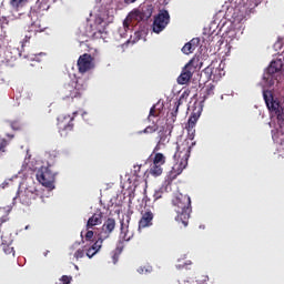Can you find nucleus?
<instances>
[{"mask_svg":"<svg viewBox=\"0 0 284 284\" xmlns=\"http://www.w3.org/2000/svg\"><path fill=\"white\" fill-rule=\"evenodd\" d=\"M192 152V145L190 140H180L176 142V151L173 155L175 164L171 170L172 179H176L179 174H183V170L187 168V161H190V154Z\"/></svg>","mask_w":284,"mask_h":284,"instance_id":"f257e3e1","label":"nucleus"},{"mask_svg":"<svg viewBox=\"0 0 284 284\" xmlns=\"http://www.w3.org/2000/svg\"><path fill=\"white\" fill-rule=\"evenodd\" d=\"M171 203L176 213L175 221L187 227L192 214V199L183 193H175Z\"/></svg>","mask_w":284,"mask_h":284,"instance_id":"f03ea898","label":"nucleus"},{"mask_svg":"<svg viewBox=\"0 0 284 284\" xmlns=\"http://www.w3.org/2000/svg\"><path fill=\"white\" fill-rule=\"evenodd\" d=\"M263 99L272 116H276L280 126L284 125V103L270 90L263 91Z\"/></svg>","mask_w":284,"mask_h":284,"instance_id":"7ed1b4c3","label":"nucleus"},{"mask_svg":"<svg viewBox=\"0 0 284 284\" xmlns=\"http://www.w3.org/2000/svg\"><path fill=\"white\" fill-rule=\"evenodd\" d=\"M284 70V58L273 60L263 74V79L268 88L278 81V74Z\"/></svg>","mask_w":284,"mask_h":284,"instance_id":"20e7f679","label":"nucleus"},{"mask_svg":"<svg viewBox=\"0 0 284 284\" xmlns=\"http://www.w3.org/2000/svg\"><path fill=\"white\" fill-rule=\"evenodd\" d=\"M78 112H73V116L71 115H60L58 118V132L60 136L63 139H68L74 132V116H77Z\"/></svg>","mask_w":284,"mask_h":284,"instance_id":"39448f33","label":"nucleus"},{"mask_svg":"<svg viewBox=\"0 0 284 284\" xmlns=\"http://www.w3.org/2000/svg\"><path fill=\"white\" fill-rule=\"evenodd\" d=\"M197 63L199 61L193 58L184 65L181 74L178 77L179 85H187V83H190L192 77H194V73L196 72V65H199Z\"/></svg>","mask_w":284,"mask_h":284,"instance_id":"423d86ee","label":"nucleus"},{"mask_svg":"<svg viewBox=\"0 0 284 284\" xmlns=\"http://www.w3.org/2000/svg\"><path fill=\"white\" fill-rule=\"evenodd\" d=\"M36 179L43 187L54 190V173L50 170V166H41L36 174Z\"/></svg>","mask_w":284,"mask_h":284,"instance_id":"0eeeda50","label":"nucleus"},{"mask_svg":"<svg viewBox=\"0 0 284 284\" xmlns=\"http://www.w3.org/2000/svg\"><path fill=\"white\" fill-rule=\"evenodd\" d=\"M37 199H41L38 191H32L30 189L18 190L16 196L13 197V203L19 201L22 205H32Z\"/></svg>","mask_w":284,"mask_h":284,"instance_id":"6e6552de","label":"nucleus"},{"mask_svg":"<svg viewBox=\"0 0 284 284\" xmlns=\"http://www.w3.org/2000/svg\"><path fill=\"white\" fill-rule=\"evenodd\" d=\"M77 65H78V72H80V74H85V72H90V70H94L97 64L94 62V57H92L89 53H83L82 55L79 57Z\"/></svg>","mask_w":284,"mask_h":284,"instance_id":"1a4fd4ad","label":"nucleus"},{"mask_svg":"<svg viewBox=\"0 0 284 284\" xmlns=\"http://www.w3.org/2000/svg\"><path fill=\"white\" fill-rule=\"evenodd\" d=\"M152 17V9L150 7H143L140 10L132 11L126 20H124L123 26L128 27V21H148Z\"/></svg>","mask_w":284,"mask_h":284,"instance_id":"9d476101","label":"nucleus"},{"mask_svg":"<svg viewBox=\"0 0 284 284\" xmlns=\"http://www.w3.org/2000/svg\"><path fill=\"white\" fill-rule=\"evenodd\" d=\"M168 23H170V12L168 10L161 11L153 21V32L156 34L163 32L165 28H168Z\"/></svg>","mask_w":284,"mask_h":284,"instance_id":"9b49d317","label":"nucleus"},{"mask_svg":"<svg viewBox=\"0 0 284 284\" xmlns=\"http://www.w3.org/2000/svg\"><path fill=\"white\" fill-rule=\"evenodd\" d=\"M140 214L141 219L138 226L139 232H141V230H145V227H152V225H154V213L152 210L144 206V209L140 211Z\"/></svg>","mask_w":284,"mask_h":284,"instance_id":"f8f14e48","label":"nucleus"},{"mask_svg":"<svg viewBox=\"0 0 284 284\" xmlns=\"http://www.w3.org/2000/svg\"><path fill=\"white\" fill-rule=\"evenodd\" d=\"M163 165H165V155H163V153H155L150 174H152V176H161L163 174Z\"/></svg>","mask_w":284,"mask_h":284,"instance_id":"ddd939ff","label":"nucleus"},{"mask_svg":"<svg viewBox=\"0 0 284 284\" xmlns=\"http://www.w3.org/2000/svg\"><path fill=\"white\" fill-rule=\"evenodd\" d=\"M45 28L41 27V21L40 20H36L34 22H32L29 27L28 30L24 34V39L22 41V48L23 45H26V43L30 42V39H32V37H37V34H39V32H44Z\"/></svg>","mask_w":284,"mask_h":284,"instance_id":"4468645a","label":"nucleus"},{"mask_svg":"<svg viewBox=\"0 0 284 284\" xmlns=\"http://www.w3.org/2000/svg\"><path fill=\"white\" fill-rule=\"evenodd\" d=\"M114 227H116V221L112 217H109L102 225L101 231L97 234L101 236V239H110V234L114 232Z\"/></svg>","mask_w":284,"mask_h":284,"instance_id":"2eb2a0df","label":"nucleus"},{"mask_svg":"<svg viewBox=\"0 0 284 284\" xmlns=\"http://www.w3.org/2000/svg\"><path fill=\"white\" fill-rule=\"evenodd\" d=\"M95 236H97V241L91 245V247L87 250V256L89 258H92V256H94V254H97V252L101 250L103 245V241L106 240V239H101V235H99V233L97 232H95Z\"/></svg>","mask_w":284,"mask_h":284,"instance_id":"dca6fc26","label":"nucleus"},{"mask_svg":"<svg viewBox=\"0 0 284 284\" xmlns=\"http://www.w3.org/2000/svg\"><path fill=\"white\" fill-rule=\"evenodd\" d=\"M60 94L63 99H77V92L74 91V84L72 82L64 84L60 89Z\"/></svg>","mask_w":284,"mask_h":284,"instance_id":"f3484780","label":"nucleus"},{"mask_svg":"<svg viewBox=\"0 0 284 284\" xmlns=\"http://www.w3.org/2000/svg\"><path fill=\"white\" fill-rule=\"evenodd\" d=\"M103 223V213H94L87 222V230H95L97 225Z\"/></svg>","mask_w":284,"mask_h":284,"instance_id":"a211bd4d","label":"nucleus"},{"mask_svg":"<svg viewBox=\"0 0 284 284\" xmlns=\"http://www.w3.org/2000/svg\"><path fill=\"white\" fill-rule=\"evenodd\" d=\"M71 84L74 88V92L77 97H81L83 92H85V89L88 88V84H85V80H83V78H78L77 81H71Z\"/></svg>","mask_w":284,"mask_h":284,"instance_id":"6ab92c4d","label":"nucleus"},{"mask_svg":"<svg viewBox=\"0 0 284 284\" xmlns=\"http://www.w3.org/2000/svg\"><path fill=\"white\" fill-rule=\"evenodd\" d=\"M201 110L203 109L202 108H200L199 110L194 109L191 116L189 118L187 126H186L189 132H192V130H194V128L196 126V122L201 116Z\"/></svg>","mask_w":284,"mask_h":284,"instance_id":"aec40b11","label":"nucleus"},{"mask_svg":"<svg viewBox=\"0 0 284 284\" xmlns=\"http://www.w3.org/2000/svg\"><path fill=\"white\" fill-rule=\"evenodd\" d=\"M200 40L199 38L192 39L190 42H186L182 48L183 54H192L199 48Z\"/></svg>","mask_w":284,"mask_h":284,"instance_id":"412c9836","label":"nucleus"},{"mask_svg":"<svg viewBox=\"0 0 284 284\" xmlns=\"http://www.w3.org/2000/svg\"><path fill=\"white\" fill-rule=\"evenodd\" d=\"M101 23H103V18L97 17L94 23L87 27V34L94 37V34H97V32H101V29L99 28V26H101Z\"/></svg>","mask_w":284,"mask_h":284,"instance_id":"4be33fe9","label":"nucleus"},{"mask_svg":"<svg viewBox=\"0 0 284 284\" xmlns=\"http://www.w3.org/2000/svg\"><path fill=\"white\" fill-rule=\"evenodd\" d=\"M214 90H216V87L212 83L205 84L202 89H201V97L202 99L205 101L206 99H210V97H212L214 94Z\"/></svg>","mask_w":284,"mask_h":284,"instance_id":"5701e85b","label":"nucleus"},{"mask_svg":"<svg viewBox=\"0 0 284 284\" xmlns=\"http://www.w3.org/2000/svg\"><path fill=\"white\" fill-rule=\"evenodd\" d=\"M54 1L57 0H37L38 10H40V12L50 10V6H52Z\"/></svg>","mask_w":284,"mask_h":284,"instance_id":"b1692460","label":"nucleus"},{"mask_svg":"<svg viewBox=\"0 0 284 284\" xmlns=\"http://www.w3.org/2000/svg\"><path fill=\"white\" fill-rule=\"evenodd\" d=\"M183 99H185V93H183L180 99L175 102L174 105V110L171 112V119L172 122L174 123V121H176V116L179 115V108H181V105H183Z\"/></svg>","mask_w":284,"mask_h":284,"instance_id":"393cba45","label":"nucleus"},{"mask_svg":"<svg viewBox=\"0 0 284 284\" xmlns=\"http://www.w3.org/2000/svg\"><path fill=\"white\" fill-rule=\"evenodd\" d=\"M219 72H221V69L214 68L213 64H210L204 69V74H207L209 79L213 80L216 79V74H219Z\"/></svg>","mask_w":284,"mask_h":284,"instance_id":"a878e982","label":"nucleus"},{"mask_svg":"<svg viewBox=\"0 0 284 284\" xmlns=\"http://www.w3.org/2000/svg\"><path fill=\"white\" fill-rule=\"evenodd\" d=\"M143 37V31H135L134 36L130 38V40H128L124 44H122V48H125V45L132 43V45H134V43H136L138 41H141Z\"/></svg>","mask_w":284,"mask_h":284,"instance_id":"bb28decb","label":"nucleus"},{"mask_svg":"<svg viewBox=\"0 0 284 284\" xmlns=\"http://www.w3.org/2000/svg\"><path fill=\"white\" fill-rule=\"evenodd\" d=\"M28 1H30V0H10V6L14 10H19V8H23V6H26L28 3Z\"/></svg>","mask_w":284,"mask_h":284,"instance_id":"cd10ccee","label":"nucleus"},{"mask_svg":"<svg viewBox=\"0 0 284 284\" xmlns=\"http://www.w3.org/2000/svg\"><path fill=\"white\" fill-rule=\"evenodd\" d=\"M158 130H159V125L153 124V125L146 126L143 131L140 132V134H154V132H158Z\"/></svg>","mask_w":284,"mask_h":284,"instance_id":"c85d7f7f","label":"nucleus"},{"mask_svg":"<svg viewBox=\"0 0 284 284\" xmlns=\"http://www.w3.org/2000/svg\"><path fill=\"white\" fill-rule=\"evenodd\" d=\"M170 139L168 138V134L163 131H159V141L158 143H161L162 145H165V143H169Z\"/></svg>","mask_w":284,"mask_h":284,"instance_id":"c756f323","label":"nucleus"},{"mask_svg":"<svg viewBox=\"0 0 284 284\" xmlns=\"http://www.w3.org/2000/svg\"><path fill=\"white\" fill-rule=\"evenodd\" d=\"M94 231H92V229L87 230V233L84 235V241H87V243H94Z\"/></svg>","mask_w":284,"mask_h":284,"instance_id":"7c9ffc66","label":"nucleus"},{"mask_svg":"<svg viewBox=\"0 0 284 284\" xmlns=\"http://www.w3.org/2000/svg\"><path fill=\"white\" fill-rule=\"evenodd\" d=\"M6 148H8V140L0 138V153L6 152Z\"/></svg>","mask_w":284,"mask_h":284,"instance_id":"2f4dec72","label":"nucleus"},{"mask_svg":"<svg viewBox=\"0 0 284 284\" xmlns=\"http://www.w3.org/2000/svg\"><path fill=\"white\" fill-rule=\"evenodd\" d=\"M159 114H161V110L158 111L156 105H153L150 109L149 119H150V116H159Z\"/></svg>","mask_w":284,"mask_h":284,"instance_id":"473e14b6","label":"nucleus"},{"mask_svg":"<svg viewBox=\"0 0 284 284\" xmlns=\"http://www.w3.org/2000/svg\"><path fill=\"white\" fill-rule=\"evenodd\" d=\"M10 128H12L13 130H21V122L19 120L11 121Z\"/></svg>","mask_w":284,"mask_h":284,"instance_id":"72a5a7b5","label":"nucleus"},{"mask_svg":"<svg viewBox=\"0 0 284 284\" xmlns=\"http://www.w3.org/2000/svg\"><path fill=\"white\" fill-rule=\"evenodd\" d=\"M73 256L77 261H79V258H83V256H85V251L80 248V250L75 251Z\"/></svg>","mask_w":284,"mask_h":284,"instance_id":"f704fd0d","label":"nucleus"},{"mask_svg":"<svg viewBox=\"0 0 284 284\" xmlns=\"http://www.w3.org/2000/svg\"><path fill=\"white\" fill-rule=\"evenodd\" d=\"M121 234H123V241H130L132 239V234H130L129 231L123 232V226L121 227Z\"/></svg>","mask_w":284,"mask_h":284,"instance_id":"c9c22d12","label":"nucleus"},{"mask_svg":"<svg viewBox=\"0 0 284 284\" xmlns=\"http://www.w3.org/2000/svg\"><path fill=\"white\" fill-rule=\"evenodd\" d=\"M61 283L63 284H70L72 283V276H68V275H63L61 278H60Z\"/></svg>","mask_w":284,"mask_h":284,"instance_id":"e433bc0d","label":"nucleus"},{"mask_svg":"<svg viewBox=\"0 0 284 284\" xmlns=\"http://www.w3.org/2000/svg\"><path fill=\"white\" fill-rule=\"evenodd\" d=\"M8 221H10V217L8 216V214H4L0 217V227L1 225H3V223H8Z\"/></svg>","mask_w":284,"mask_h":284,"instance_id":"4c0bfd02","label":"nucleus"},{"mask_svg":"<svg viewBox=\"0 0 284 284\" xmlns=\"http://www.w3.org/2000/svg\"><path fill=\"white\" fill-rule=\"evenodd\" d=\"M251 8H256L261 2L258 0H247Z\"/></svg>","mask_w":284,"mask_h":284,"instance_id":"58836bf2","label":"nucleus"},{"mask_svg":"<svg viewBox=\"0 0 284 284\" xmlns=\"http://www.w3.org/2000/svg\"><path fill=\"white\" fill-rule=\"evenodd\" d=\"M272 138H273V141H274L275 143H278L280 145H283L284 142H283V140H280V139H278V135L273 134Z\"/></svg>","mask_w":284,"mask_h":284,"instance_id":"ea45409f","label":"nucleus"},{"mask_svg":"<svg viewBox=\"0 0 284 284\" xmlns=\"http://www.w3.org/2000/svg\"><path fill=\"white\" fill-rule=\"evenodd\" d=\"M240 0H229V3H231V6L233 8H239V6H236V3H239Z\"/></svg>","mask_w":284,"mask_h":284,"instance_id":"a19ab883","label":"nucleus"},{"mask_svg":"<svg viewBox=\"0 0 284 284\" xmlns=\"http://www.w3.org/2000/svg\"><path fill=\"white\" fill-rule=\"evenodd\" d=\"M161 197H162L161 191L155 192V194H154V201H159V199H161Z\"/></svg>","mask_w":284,"mask_h":284,"instance_id":"79ce46f5","label":"nucleus"},{"mask_svg":"<svg viewBox=\"0 0 284 284\" xmlns=\"http://www.w3.org/2000/svg\"><path fill=\"white\" fill-rule=\"evenodd\" d=\"M161 145H164V144H161L160 142H158L153 152H159V150H161Z\"/></svg>","mask_w":284,"mask_h":284,"instance_id":"37998d69","label":"nucleus"},{"mask_svg":"<svg viewBox=\"0 0 284 284\" xmlns=\"http://www.w3.org/2000/svg\"><path fill=\"white\" fill-rule=\"evenodd\" d=\"M7 254H12L14 252L13 247H9L8 250H4Z\"/></svg>","mask_w":284,"mask_h":284,"instance_id":"c03bdc74","label":"nucleus"},{"mask_svg":"<svg viewBox=\"0 0 284 284\" xmlns=\"http://www.w3.org/2000/svg\"><path fill=\"white\" fill-rule=\"evenodd\" d=\"M124 3H126L128 6H130V3H136V0H124Z\"/></svg>","mask_w":284,"mask_h":284,"instance_id":"a18cd8bd","label":"nucleus"},{"mask_svg":"<svg viewBox=\"0 0 284 284\" xmlns=\"http://www.w3.org/2000/svg\"><path fill=\"white\" fill-rule=\"evenodd\" d=\"M7 138L9 139V141H12V139H14V134L7 133Z\"/></svg>","mask_w":284,"mask_h":284,"instance_id":"49530a36","label":"nucleus"},{"mask_svg":"<svg viewBox=\"0 0 284 284\" xmlns=\"http://www.w3.org/2000/svg\"><path fill=\"white\" fill-rule=\"evenodd\" d=\"M186 265H187V263L179 264V265H176V268H178V270H181V267H186Z\"/></svg>","mask_w":284,"mask_h":284,"instance_id":"de8ad7c7","label":"nucleus"},{"mask_svg":"<svg viewBox=\"0 0 284 284\" xmlns=\"http://www.w3.org/2000/svg\"><path fill=\"white\" fill-rule=\"evenodd\" d=\"M164 3H168V0H164Z\"/></svg>","mask_w":284,"mask_h":284,"instance_id":"09e8293b","label":"nucleus"},{"mask_svg":"<svg viewBox=\"0 0 284 284\" xmlns=\"http://www.w3.org/2000/svg\"><path fill=\"white\" fill-rule=\"evenodd\" d=\"M164 3H168V0H164Z\"/></svg>","mask_w":284,"mask_h":284,"instance_id":"8fccbe9b","label":"nucleus"},{"mask_svg":"<svg viewBox=\"0 0 284 284\" xmlns=\"http://www.w3.org/2000/svg\"><path fill=\"white\" fill-rule=\"evenodd\" d=\"M81 237L83 239V233H81Z\"/></svg>","mask_w":284,"mask_h":284,"instance_id":"3c124183","label":"nucleus"},{"mask_svg":"<svg viewBox=\"0 0 284 284\" xmlns=\"http://www.w3.org/2000/svg\"><path fill=\"white\" fill-rule=\"evenodd\" d=\"M94 251H91L90 254H92Z\"/></svg>","mask_w":284,"mask_h":284,"instance_id":"603ef678","label":"nucleus"}]
</instances>
